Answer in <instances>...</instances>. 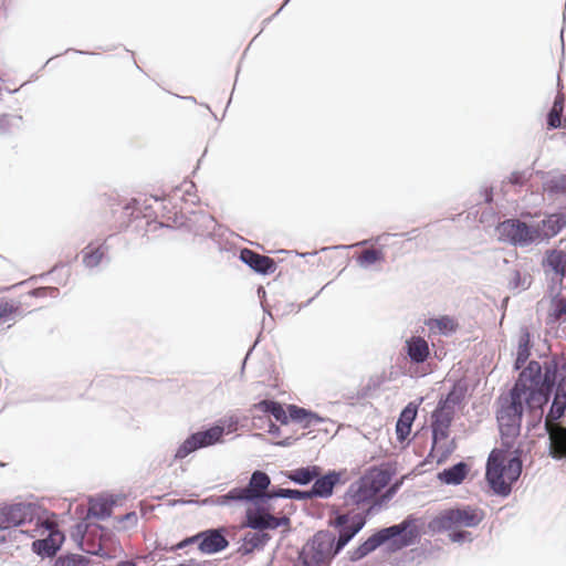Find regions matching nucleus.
<instances>
[{
  "instance_id": "45",
  "label": "nucleus",
  "mask_w": 566,
  "mask_h": 566,
  "mask_svg": "<svg viewBox=\"0 0 566 566\" xmlns=\"http://www.w3.org/2000/svg\"><path fill=\"white\" fill-rule=\"evenodd\" d=\"M394 472L390 471V470H387V469H380L378 470L374 476H378L379 480L378 481H375L376 482V486H379V490L381 488H384L389 481H390V478L392 476Z\"/></svg>"
},
{
  "instance_id": "19",
  "label": "nucleus",
  "mask_w": 566,
  "mask_h": 566,
  "mask_svg": "<svg viewBox=\"0 0 566 566\" xmlns=\"http://www.w3.org/2000/svg\"><path fill=\"white\" fill-rule=\"evenodd\" d=\"M544 428L549 438L548 454L555 460L566 459V427L545 421Z\"/></svg>"
},
{
  "instance_id": "3",
  "label": "nucleus",
  "mask_w": 566,
  "mask_h": 566,
  "mask_svg": "<svg viewBox=\"0 0 566 566\" xmlns=\"http://www.w3.org/2000/svg\"><path fill=\"white\" fill-rule=\"evenodd\" d=\"M382 505V500L370 503L361 512L354 510L342 511L333 505L329 510L327 525L337 532V536L328 530L318 531L321 534L329 535L327 541L334 548V554H339L346 545L365 527L368 517L378 511Z\"/></svg>"
},
{
  "instance_id": "18",
  "label": "nucleus",
  "mask_w": 566,
  "mask_h": 566,
  "mask_svg": "<svg viewBox=\"0 0 566 566\" xmlns=\"http://www.w3.org/2000/svg\"><path fill=\"white\" fill-rule=\"evenodd\" d=\"M542 265L545 272L551 271L556 276L552 279L553 283L562 286L566 277V251L558 249L546 251Z\"/></svg>"
},
{
  "instance_id": "57",
  "label": "nucleus",
  "mask_w": 566,
  "mask_h": 566,
  "mask_svg": "<svg viewBox=\"0 0 566 566\" xmlns=\"http://www.w3.org/2000/svg\"><path fill=\"white\" fill-rule=\"evenodd\" d=\"M139 205V201L137 199H133L130 203L126 206V210L133 208L132 214L134 216L136 213V218L139 217L140 209L137 207Z\"/></svg>"
},
{
  "instance_id": "22",
  "label": "nucleus",
  "mask_w": 566,
  "mask_h": 566,
  "mask_svg": "<svg viewBox=\"0 0 566 566\" xmlns=\"http://www.w3.org/2000/svg\"><path fill=\"white\" fill-rule=\"evenodd\" d=\"M418 409L419 403L411 401L400 411L396 422V436L399 442H403L410 434Z\"/></svg>"
},
{
  "instance_id": "42",
  "label": "nucleus",
  "mask_w": 566,
  "mask_h": 566,
  "mask_svg": "<svg viewBox=\"0 0 566 566\" xmlns=\"http://www.w3.org/2000/svg\"><path fill=\"white\" fill-rule=\"evenodd\" d=\"M563 113L549 109L546 115V125L548 129H557L562 127Z\"/></svg>"
},
{
  "instance_id": "46",
  "label": "nucleus",
  "mask_w": 566,
  "mask_h": 566,
  "mask_svg": "<svg viewBox=\"0 0 566 566\" xmlns=\"http://www.w3.org/2000/svg\"><path fill=\"white\" fill-rule=\"evenodd\" d=\"M195 543H197L199 545V532L192 536L184 538L182 541H180L179 543L174 545L171 547V551L175 552V551L184 549L185 547L192 545Z\"/></svg>"
},
{
  "instance_id": "63",
  "label": "nucleus",
  "mask_w": 566,
  "mask_h": 566,
  "mask_svg": "<svg viewBox=\"0 0 566 566\" xmlns=\"http://www.w3.org/2000/svg\"><path fill=\"white\" fill-rule=\"evenodd\" d=\"M116 566H137V564L133 560H120Z\"/></svg>"
},
{
  "instance_id": "1",
  "label": "nucleus",
  "mask_w": 566,
  "mask_h": 566,
  "mask_svg": "<svg viewBox=\"0 0 566 566\" xmlns=\"http://www.w3.org/2000/svg\"><path fill=\"white\" fill-rule=\"evenodd\" d=\"M566 360L557 354L543 363L530 360L517 376L509 397L499 399L496 419L502 437L514 438L520 433L524 410L535 413L541 421L544 408L553 400L545 421H557L566 413Z\"/></svg>"
},
{
  "instance_id": "37",
  "label": "nucleus",
  "mask_w": 566,
  "mask_h": 566,
  "mask_svg": "<svg viewBox=\"0 0 566 566\" xmlns=\"http://www.w3.org/2000/svg\"><path fill=\"white\" fill-rule=\"evenodd\" d=\"M287 417L289 421L295 423H302L304 422V417H315L314 411L310 409H305L303 407H300L297 405H287Z\"/></svg>"
},
{
  "instance_id": "31",
  "label": "nucleus",
  "mask_w": 566,
  "mask_h": 566,
  "mask_svg": "<svg viewBox=\"0 0 566 566\" xmlns=\"http://www.w3.org/2000/svg\"><path fill=\"white\" fill-rule=\"evenodd\" d=\"M543 189L548 196L566 193V174H553L543 182Z\"/></svg>"
},
{
  "instance_id": "16",
  "label": "nucleus",
  "mask_w": 566,
  "mask_h": 566,
  "mask_svg": "<svg viewBox=\"0 0 566 566\" xmlns=\"http://www.w3.org/2000/svg\"><path fill=\"white\" fill-rule=\"evenodd\" d=\"M239 259L258 274L269 275L276 270V262L272 258L248 248L240 251Z\"/></svg>"
},
{
  "instance_id": "52",
  "label": "nucleus",
  "mask_w": 566,
  "mask_h": 566,
  "mask_svg": "<svg viewBox=\"0 0 566 566\" xmlns=\"http://www.w3.org/2000/svg\"><path fill=\"white\" fill-rule=\"evenodd\" d=\"M14 117L9 114H4L0 117V134H4V133L9 132V129L11 127V120Z\"/></svg>"
},
{
  "instance_id": "15",
  "label": "nucleus",
  "mask_w": 566,
  "mask_h": 566,
  "mask_svg": "<svg viewBox=\"0 0 566 566\" xmlns=\"http://www.w3.org/2000/svg\"><path fill=\"white\" fill-rule=\"evenodd\" d=\"M454 411L439 410L436 407L431 413V452L434 451L438 443L449 437L450 427L453 420Z\"/></svg>"
},
{
  "instance_id": "5",
  "label": "nucleus",
  "mask_w": 566,
  "mask_h": 566,
  "mask_svg": "<svg viewBox=\"0 0 566 566\" xmlns=\"http://www.w3.org/2000/svg\"><path fill=\"white\" fill-rule=\"evenodd\" d=\"M522 471L523 461L520 450H515L514 454L505 461L503 451L494 449L486 461L485 481L495 495L507 497Z\"/></svg>"
},
{
  "instance_id": "25",
  "label": "nucleus",
  "mask_w": 566,
  "mask_h": 566,
  "mask_svg": "<svg viewBox=\"0 0 566 566\" xmlns=\"http://www.w3.org/2000/svg\"><path fill=\"white\" fill-rule=\"evenodd\" d=\"M270 539L271 535L266 532H248L242 538L243 544L238 548V553L242 556H247L254 551H262Z\"/></svg>"
},
{
  "instance_id": "14",
  "label": "nucleus",
  "mask_w": 566,
  "mask_h": 566,
  "mask_svg": "<svg viewBox=\"0 0 566 566\" xmlns=\"http://www.w3.org/2000/svg\"><path fill=\"white\" fill-rule=\"evenodd\" d=\"M224 527L208 528L199 532L198 549L202 554L213 555L224 551L229 546Z\"/></svg>"
},
{
  "instance_id": "54",
  "label": "nucleus",
  "mask_w": 566,
  "mask_h": 566,
  "mask_svg": "<svg viewBox=\"0 0 566 566\" xmlns=\"http://www.w3.org/2000/svg\"><path fill=\"white\" fill-rule=\"evenodd\" d=\"M74 566H87L90 564V558L84 555L71 554Z\"/></svg>"
},
{
  "instance_id": "34",
  "label": "nucleus",
  "mask_w": 566,
  "mask_h": 566,
  "mask_svg": "<svg viewBox=\"0 0 566 566\" xmlns=\"http://www.w3.org/2000/svg\"><path fill=\"white\" fill-rule=\"evenodd\" d=\"M270 489L272 490V496H276L277 499H290L296 501L311 500L308 490L284 489L280 486H270Z\"/></svg>"
},
{
  "instance_id": "43",
  "label": "nucleus",
  "mask_w": 566,
  "mask_h": 566,
  "mask_svg": "<svg viewBox=\"0 0 566 566\" xmlns=\"http://www.w3.org/2000/svg\"><path fill=\"white\" fill-rule=\"evenodd\" d=\"M532 175L533 172H528L527 170L513 171L509 177V181L514 186H523Z\"/></svg>"
},
{
  "instance_id": "10",
  "label": "nucleus",
  "mask_w": 566,
  "mask_h": 566,
  "mask_svg": "<svg viewBox=\"0 0 566 566\" xmlns=\"http://www.w3.org/2000/svg\"><path fill=\"white\" fill-rule=\"evenodd\" d=\"M224 426L214 424L205 430L191 433L177 449L176 460H182L190 453L222 442Z\"/></svg>"
},
{
  "instance_id": "29",
  "label": "nucleus",
  "mask_w": 566,
  "mask_h": 566,
  "mask_svg": "<svg viewBox=\"0 0 566 566\" xmlns=\"http://www.w3.org/2000/svg\"><path fill=\"white\" fill-rule=\"evenodd\" d=\"M107 251L108 247L105 244H99L95 248L92 247V244H88L82 250V262L84 266L87 269L98 266L106 258Z\"/></svg>"
},
{
  "instance_id": "38",
  "label": "nucleus",
  "mask_w": 566,
  "mask_h": 566,
  "mask_svg": "<svg viewBox=\"0 0 566 566\" xmlns=\"http://www.w3.org/2000/svg\"><path fill=\"white\" fill-rule=\"evenodd\" d=\"M29 295L33 297H53L56 298L60 295V290L55 286H41L33 289L29 292Z\"/></svg>"
},
{
  "instance_id": "28",
  "label": "nucleus",
  "mask_w": 566,
  "mask_h": 566,
  "mask_svg": "<svg viewBox=\"0 0 566 566\" xmlns=\"http://www.w3.org/2000/svg\"><path fill=\"white\" fill-rule=\"evenodd\" d=\"M321 473V467L307 465L286 471L284 474L291 482L304 486L313 483V480H315V478H317V475Z\"/></svg>"
},
{
  "instance_id": "11",
  "label": "nucleus",
  "mask_w": 566,
  "mask_h": 566,
  "mask_svg": "<svg viewBox=\"0 0 566 566\" xmlns=\"http://www.w3.org/2000/svg\"><path fill=\"white\" fill-rule=\"evenodd\" d=\"M36 528H43L49 532L44 538L35 539L32 542L31 548L34 554L41 558H52L61 549L65 535L59 531L53 530V524L49 521L41 518L40 525Z\"/></svg>"
},
{
  "instance_id": "56",
  "label": "nucleus",
  "mask_w": 566,
  "mask_h": 566,
  "mask_svg": "<svg viewBox=\"0 0 566 566\" xmlns=\"http://www.w3.org/2000/svg\"><path fill=\"white\" fill-rule=\"evenodd\" d=\"M54 566H74L72 555L67 554L65 556H60L55 560Z\"/></svg>"
},
{
  "instance_id": "12",
  "label": "nucleus",
  "mask_w": 566,
  "mask_h": 566,
  "mask_svg": "<svg viewBox=\"0 0 566 566\" xmlns=\"http://www.w3.org/2000/svg\"><path fill=\"white\" fill-rule=\"evenodd\" d=\"M379 492L374 480L359 479L353 482L344 494V505H355L359 507L361 504L374 503L375 496ZM378 499H376L377 501Z\"/></svg>"
},
{
  "instance_id": "20",
  "label": "nucleus",
  "mask_w": 566,
  "mask_h": 566,
  "mask_svg": "<svg viewBox=\"0 0 566 566\" xmlns=\"http://www.w3.org/2000/svg\"><path fill=\"white\" fill-rule=\"evenodd\" d=\"M565 227L566 213L564 212L547 214L544 219L535 223L539 242L557 235Z\"/></svg>"
},
{
  "instance_id": "47",
  "label": "nucleus",
  "mask_w": 566,
  "mask_h": 566,
  "mask_svg": "<svg viewBox=\"0 0 566 566\" xmlns=\"http://www.w3.org/2000/svg\"><path fill=\"white\" fill-rule=\"evenodd\" d=\"M436 324L441 332H447V331L453 332L454 331L453 321L448 316H443L441 318L436 319Z\"/></svg>"
},
{
  "instance_id": "30",
  "label": "nucleus",
  "mask_w": 566,
  "mask_h": 566,
  "mask_svg": "<svg viewBox=\"0 0 566 566\" xmlns=\"http://www.w3.org/2000/svg\"><path fill=\"white\" fill-rule=\"evenodd\" d=\"M115 504V501L112 499H98V500H90V506L87 511L86 518L93 516L97 520H105L111 516L112 507Z\"/></svg>"
},
{
  "instance_id": "58",
  "label": "nucleus",
  "mask_w": 566,
  "mask_h": 566,
  "mask_svg": "<svg viewBox=\"0 0 566 566\" xmlns=\"http://www.w3.org/2000/svg\"><path fill=\"white\" fill-rule=\"evenodd\" d=\"M296 439L293 437H286L283 440L277 441L275 444L283 448H289L294 444Z\"/></svg>"
},
{
  "instance_id": "7",
  "label": "nucleus",
  "mask_w": 566,
  "mask_h": 566,
  "mask_svg": "<svg viewBox=\"0 0 566 566\" xmlns=\"http://www.w3.org/2000/svg\"><path fill=\"white\" fill-rule=\"evenodd\" d=\"M328 539L329 535L317 531L298 551L294 566H331L338 554H334Z\"/></svg>"
},
{
  "instance_id": "6",
  "label": "nucleus",
  "mask_w": 566,
  "mask_h": 566,
  "mask_svg": "<svg viewBox=\"0 0 566 566\" xmlns=\"http://www.w3.org/2000/svg\"><path fill=\"white\" fill-rule=\"evenodd\" d=\"M484 518V513L478 507L462 505L447 509L428 523L433 534L451 531L455 527H475Z\"/></svg>"
},
{
  "instance_id": "21",
  "label": "nucleus",
  "mask_w": 566,
  "mask_h": 566,
  "mask_svg": "<svg viewBox=\"0 0 566 566\" xmlns=\"http://www.w3.org/2000/svg\"><path fill=\"white\" fill-rule=\"evenodd\" d=\"M468 389L469 386L465 379L455 380L446 397L438 401L437 407H439V410L454 411V407L460 406L465 400Z\"/></svg>"
},
{
  "instance_id": "32",
  "label": "nucleus",
  "mask_w": 566,
  "mask_h": 566,
  "mask_svg": "<svg viewBox=\"0 0 566 566\" xmlns=\"http://www.w3.org/2000/svg\"><path fill=\"white\" fill-rule=\"evenodd\" d=\"M22 311L19 304L10 302H0V325L8 324V328L15 322L17 316H21Z\"/></svg>"
},
{
  "instance_id": "33",
  "label": "nucleus",
  "mask_w": 566,
  "mask_h": 566,
  "mask_svg": "<svg viewBox=\"0 0 566 566\" xmlns=\"http://www.w3.org/2000/svg\"><path fill=\"white\" fill-rule=\"evenodd\" d=\"M87 530H88V525L84 522H80L75 525V531L72 533V537L77 541L78 547L88 554L108 558L109 555H108V553H106L104 551L102 545H99L96 551H88L83 547V539L85 537Z\"/></svg>"
},
{
  "instance_id": "40",
  "label": "nucleus",
  "mask_w": 566,
  "mask_h": 566,
  "mask_svg": "<svg viewBox=\"0 0 566 566\" xmlns=\"http://www.w3.org/2000/svg\"><path fill=\"white\" fill-rule=\"evenodd\" d=\"M553 316L555 319L566 321V300L563 297H554L552 301Z\"/></svg>"
},
{
  "instance_id": "41",
  "label": "nucleus",
  "mask_w": 566,
  "mask_h": 566,
  "mask_svg": "<svg viewBox=\"0 0 566 566\" xmlns=\"http://www.w3.org/2000/svg\"><path fill=\"white\" fill-rule=\"evenodd\" d=\"M13 528L8 503L0 505V531Z\"/></svg>"
},
{
  "instance_id": "60",
  "label": "nucleus",
  "mask_w": 566,
  "mask_h": 566,
  "mask_svg": "<svg viewBox=\"0 0 566 566\" xmlns=\"http://www.w3.org/2000/svg\"><path fill=\"white\" fill-rule=\"evenodd\" d=\"M484 201L486 203H491L493 201V189L492 188L484 189Z\"/></svg>"
},
{
  "instance_id": "4",
  "label": "nucleus",
  "mask_w": 566,
  "mask_h": 566,
  "mask_svg": "<svg viewBox=\"0 0 566 566\" xmlns=\"http://www.w3.org/2000/svg\"><path fill=\"white\" fill-rule=\"evenodd\" d=\"M271 478L261 470L251 473L249 482L245 486H237L228 493L219 495L213 501L214 504L226 506L232 503L251 504V509L258 506L266 509L269 514H277L274 501L276 496H272Z\"/></svg>"
},
{
  "instance_id": "44",
  "label": "nucleus",
  "mask_w": 566,
  "mask_h": 566,
  "mask_svg": "<svg viewBox=\"0 0 566 566\" xmlns=\"http://www.w3.org/2000/svg\"><path fill=\"white\" fill-rule=\"evenodd\" d=\"M449 538L453 543H464L473 541L471 532L463 530L452 531L451 533H449Z\"/></svg>"
},
{
  "instance_id": "53",
  "label": "nucleus",
  "mask_w": 566,
  "mask_h": 566,
  "mask_svg": "<svg viewBox=\"0 0 566 566\" xmlns=\"http://www.w3.org/2000/svg\"><path fill=\"white\" fill-rule=\"evenodd\" d=\"M251 416H252V421H253V424L254 427L256 428H263L264 424H268L269 426V419L264 416H258L255 415L254 412H250Z\"/></svg>"
},
{
  "instance_id": "27",
  "label": "nucleus",
  "mask_w": 566,
  "mask_h": 566,
  "mask_svg": "<svg viewBox=\"0 0 566 566\" xmlns=\"http://www.w3.org/2000/svg\"><path fill=\"white\" fill-rule=\"evenodd\" d=\"M469 465L460 461L438 473V479L448 485H458L463 482L469 473Z\"/></svg>"
},
{
  "instance_id": "26",
  "label": "nucleus",
  "mask_w": 566,
  "mask_h": 566,
  "mask_svg": "<svg viewBox=\"0 0 566 566\" xmlns=\"http://www.w3.org/2000/svg\"><path fill=\"white\" fill-rule=\"evenodd\" d=\"M406 353L411 363L422 364L428 359L430 349L423 337L412 336L406 342Z\"/></svg>"
},
{
  "instance_id": "48",
  "label": "nucleus",
  "mask_w": 566,
  "mask_h": 566,
  "mask_svg": "<svg viewBox=\"0 0 566 566\" xmlns=\"http://www.w3.org/2000/svg\"><path fill=\"white\" fill-rule=\"evenodd\" d=\"M118 523H127L128 526L133 527L137 525L138 517L135 511H130L117 518Z\"/></svg>"
},
{
  "instance_id": "23",
  "label": "nucleus",
  "mask_w": 566,
  "mask_h": 566,
  "mask_svg": "<svg viewBox=\"0 0 566 566\" xmlns=\"http://www.w3.org/2000/svg\"><path fill=\"white\" fill-rule=\"evenodd\" d=\"M249 411H261L265 416H272L283 426L289 423L287 409L285 410L283 403L276 400L263 399L256 403H253Z\"/></svg>"
},
{
  "instance_id": "49",
  "label": "nucleus",
  "mask_w": 566,
  "mask_h": 566,
  "mask_svg": "<svg viewBox=\"0 0 566 566\" xmlns=\"http://www.w3.org/2000/svg\"><path fill=\"white\" fill-rule=\"evenodd\" d=\"M315 417H304V422H302L303 428H311L314 426H317L321 422H324V418L321 417L318 413L314 412Z\"/></svg>"
},
{
  "instance_id": "61",
  "label": "nucleus",
  "mask_w": 566,
  "mask_h": 566,
  "mask_svg": "<svg viewBox=\"0 0 566 566\" xmlns=\"http://www.w3.org/2000/svg\"><path fill=\"white\" fill-rule=\"evenodd\" d=\"M553 174H554L553 171H543V170H537V171H535V175H536L537 177H539V178L543 180V182H544L546 179H548Z\"/></svg>"
},
{
  "instance_id": "51",
  "label": "nucleus",
  "mask_w": 566,
  "mask_h": 566,
  "mask_svg": "<svg viewBox=\"0 0 566 566\" xmlns=\"http://www.w3.org/2000/svg\"><path fill=\"white\" fill-rule=\"evenodd\" d=\"M565 101H566L565 95L562 92H558L557 95L555 96V99H554V103H553V106L551 109H555L557 112L563 113L564 106H565Z\"/></svg>"
},
{
  "instance_id": "36",
  "label": "nucleus",
  "mask_w": 566,
  "mask_h": 566,
  "mask_svg": "<svg viewBox=\"0 0 566 566\" xmlns=\"http://www.w3.org/2000/svg\"><path fill=\"white\" fill-rule=\"evenodd\" d=\"M385 258L384 253L379 249H367L361 252V254L357 258V263L361 268H367L370 264L382 261Z\"/></svg>"
},
{
  "instance_id": "62",
  "label": "nucleus",
  "mask_w": 566,
  "mask_h": 566,
  "mask_svg": "<svg viewBox=\"0 0 566 566\" xmlns=\"http://www.w3.org/2000/svg\"><path fill=\"white\" fill-rule=\"evenodd\" d=\"M228 421H229V423H228L229 431L235 430L237 426L239 424V419L235 417H230Z\"/></svg>"
},
{
  "instance_id": "55",
  "label": "nucleus",
  "mask_w": 566,
  "mask_h": 566,
  "mask_svg": "<svg viewBox=\"0 0 566 566\" xmlns=\"http://www.w3.org/2000/svg\"><path fill=\"white\" fill-rule=\"evenodd\" d=\"M528 358L522 356V354H516L513 368L514 370H520V373L525 368L524 365L527 363Z\"/></svg>"
},
{
  "instance_id": "9",
  "label": "nucleus",
  "mask_w": 566,
  "mask_h": 566,
  "mask_svg": "<svg viewBox=\"0 0 566 566\" xmlns=\"http://www.w3.org/2000/svg\"><path fill=\"white\" fill-rule=\"evenodd\" d=\"M500 237L514 247H527L539 243V235L534 224H527L518 219H507L497 227Z\"/></svg>"
},
{
  "instance_id": "8",
  "label": "nucleus",
  "mask_w": 566,
  "mask_h": 566,
  "mask_svg": "<svg viewBox=\"0 0 566 566\" xmlns=\"http://www.w3.org/2000/svg\"><path fill=\"white\" fill-rule=\"evenodd\" d=\"M295 511L293 503H286L277 511V514H269L266 509H247L243 525L253 531H274L281 526H291V515Z\"/></svg>"
},
{
  "instance_id": "35",
  "label": "nucleus",
  "mask_w": 566,
  "mask_h": 566,
  "mask_svg": "<svg viewBox=\"0 0 566 566\" xmlns=\"http://www.w3.org/2000/svg\"><path fill=\"white\" fill-rule=\"evenodd\" d=\"M532 347H533V344H532V336H531L530 329L526 326H522L520 328L518 345H517L516 354H522V356L530 358Z\"/></svg>"
},
{
  "instance_id": "2",
  "label": "nucleus",
  "mask_w": 566,
  "mask_h": 566,
  "mask_svg": "<svg viewBox=\"0 0 566 566\" xmlns=\"http://www.w3.org/2000/svg\"><path fill=\"white\" fill-rule=\"evenodd\" d=\"M417 522L418 518L410 514L398 524L377 530L358 547L348 552L349 560L359 562L382 545H387L388 553H396L417 544L421 537Z\"/></svg>"
},
{
  "instance_id": "13",
  "label": "nucleus",
  "mask_w": 566,
  "mask_h": 566,
  "mask_svg": "<svg viewBox=\"0 0 566 566\" xmlns=\"http://www.w3.org/2000/svg\"><path fill=\"white\" fill-rule=\"evenodd\" d=\"M8 506L13 527L32 523L34 521L36 522L35 526H39L41 518L45 513V510L34 502L20 501L10 503Z\"/></svg>"
},
{
  "instance_id": "64",
  "label": "nucleus",
  "mask_w": 566,
  "mask_h": 566,
  "mask_svg": "<svg viewBox=\"0 0 566 566\" xmlns=\"http://www.w3.org/2000/svg\"><path fill=\"white\" fill-rule=\"evenodd\" d=\"M186 564H188V566H201L196 559H189Z\"/></svg>"
},
{
  "instance_id": "39",
  "label": "nucleus",
  "mask_w": 566,
  "mask_h": 566,
  "mask_svg": "<svg viewBox=\"0 0 566 566\" xmlns=\"http://www.w3.org/2000/svg\"><path fill=\"white\" fill-rule=\"evenodd\" d=\"M457 443L454 439H452L449 443H438L437 448L434 449L439 452L438 463L446 461L453 453Z\"/></svg>"
},
{
  "instance_id": "24",
  "label": "nucleus",
  "mask_w": 566,
  "mask_h": 566,
  "mask_svg": "<svg viewBox=\"0 0 566 566\" xmlns=\"http://www.w3.org/2000/svg\"><path fill=\"white\" fill-rule=\"evenodd\" d=\"M191 214L192 217L188 219L189 230L196 235H211L217 227L214 218L205 211L192 212Z\"/></svg>"
},
{
  "instance_id": "59",
  "label": "nucleus",
  "mask_w": 566,
  "mask_h": 566,
  "mask_svg": "<svg viewBox=\"0 0 566 566\" xmlns=\"http://www.w3.org/2000/svg\"><path fill=\"white\" fill-rule=\"evenodd\" d=\"M269 429L268 432L273 437H279L281 434V429L279 426L273 423L272 421H269Z\"/></svg>"
},
{
  "instance_id": "50",
  "label": "nucleus",
  "mask_w": 566,
  "mask_h": 566,
  "mask_svg": "<svg viewBox=\"0 0 566 566\" xmlns=\"http://www.w3.org/2000/svg\"><path fill=\"white\" fill-rule=\"evenodd\" d=\"M511 289H523L525 290L527 286L525 285V279L522 280L521 273L518 271H514V276L510 282Z\"/></svg>"
},
{
  "instance_id": "17",
  "label": "nucleus",
  "mask_w": 566,
  "mask_h": 566,
  "mask_svg": "<svg viewBox=\"0 0 566 566\" xmlns=\"http://www.w3.org/2000/svg\"><path fill=\"white\" fill-rule=\"evenodd\" d=\"M342 474L335 470H331L324 475L322 473L313 480V484L308 490L312 499H328L333 495L334 488L340 482Z\"/></svg>"
}]
</instances>
